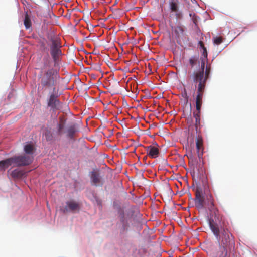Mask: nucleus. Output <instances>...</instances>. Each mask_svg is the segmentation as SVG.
<instances>
[{
	"label": "nucleus",
	"instance_id": "aec40b11",
	"mask_svg": "<svg viewBox=\"0 0 257 257\" xmlns=\"http://www.w3.org/2000/svg\"><path fill=\"white\" fill-rule=\"evenodd\" d=\"M205 87H202L201 86H198L197 90V98H203V93L204 92Z\"/></svg>",
	"mask_w": 257,
	"mask_h": 257
},
{
	"label": "nucleus",
	"instance_id": "f8f14e48",
	"mask_svg": "<svg viewBox=\"0 0 257 257\" xmlns=\"http://www.w3.org/2000/svg\"><path fill=\"white\" fill-rule=\"evenodd\" d=\"M57 96L54 93L50 95V97L48 100V106L50 107L52 109L56 108L59 105V101L57 99Z\"/></svg>",
	"mask_w": 257,
	"mask_h": 257
},
{
	"label": "nucleus",
	"instance_id": "412c9836",
	"mask_svg": "<svg viewBox=\"0 0 257 257\" xmlns=\"http://www.w3.org/2000/svg\"><path fill=\"white\" fill-rule=\"evenodd\" d=\"M175 33L179 36L180 35H183L184 33V29L182 27L180 26H176L174 29Z\"/></svg>",
	"mask_w": 257,
	"mask_h": 257
},
{
	"label": "nucleus",
	"instance_id": "0eeeda50",
	"mask_svg": "<svg viewBox=\"0 0 257 257\" xmlns=\"http://www.w3.org/2000/svg\"><path fill=\"white\" fill-rule=\"evenodd\" d=\"M81 205L79 202L74 200L68 201L66 202L65 206L61 209L62 211L64 213L68 212H78L80 209Z\"/></svg>",
	"mask_w": 257,
	"mask_h": 257
},
{
	"label": "nucleus",
	"instance_id": "20e7f679",
	"mask_svg": "<svg viewBox=\"0 0 257 257\" xmlns=\"http://www.w3.org/2000/svg\"><path fill=\"white\" fill-rule=\"evenodd\" d=\"M205 60H202L201 62V68L199 70L194 72L192 75L190 76L195 83H198V86L205 87L207 79L204 76Z\"/></svg>",
	"mask_w": 257,
	"mask_h": 257
},
{
	"label": "nucleus",
	"instance_id": "dca6fc26",
	"mask_svg": "<svg viewBox=\"0 0 257 257\" xmlns=\"http://www.w3.org/2000/svg\"><path fill=\"white\" fill-rule=\"evenodd\" d=\"M11 175L15 179H20L24 175V172L23 170L16 169L12 171Z\"/></svg>",
	"mask_w": 257,
	"mask_h": 257
},
{
	"label": "nucleus",
	"instance_id": "f257e3e1",
	"mask_svg": "<svg viewBox=\"0 0 257 257\" xmlns=\"http://www.w3.org/2000/svg\"><path fill=\"white\" fill-rule=\"evenodd\" d=\"M209 225L216 238L220 241V247L223 249L224 256H227L228 250L234 248L235 242L233 236L227 228L224 220L215 221L210 219Z\"/></svg>",
	"mask_w": 257,
	"mask_h": 257
},
{
	"label": "nucleus",
	"instance_id": "39448f33",
	"mask_svg": "<svg viewBox=\"0 0 257 257\" xmlns=\"http://www.w3.org/2000/svg\"><path fill=\"white\" fill-rule=\"evenodd\" d=\"M13 157L14 166L20 167L28 166L32 163L33 160V156L26 155L25 154L18 156H14Z\"/></svg>",
	"mask_w": 257,
	"mask_h": 257
},
{
	"label": "nucleus",
	"instance_id": "4be33fe9",
	"mask_svg": "<svg viewBox=\"0 0 257 257\" xmlns=\"http://www.w3.org/2000/svg\"><path fill=\"white\" fill-rule=\"evenodd\" d=\"M196 110L200 111L201 107L202 104V98H199V97H196Z\"/></svg>",
	"mask_w": 257,
	"mask_h": 257
},
{
	"label": "nucleus",
	"instance_id": "9d476101",
	"mask_svg": "<svg viewBox=\"0 0 257 257\" xmlns=\"http://www.w3.org/2000/svg\"><path fill=\"white\" fill-rule=\"evenodd\" d=\"M147 155L151 158H156L160 154V150L156 146H147L146 147Z\"/></svg>",
	"mask_w": 257,
	"mask_h": 257
},
{
	"label": "nucleus",
	"instance_id": "f3484780",
	"mask_svg": "<svg viewBox=\"0 0 257 257\" xmlns=\"http://www.w3.org/2000/svg\"><path fill=\"white\" fill-rule=\"evenodd\" d=\"M65 122L61 119L59 123L57 125V134L58 135H62L63 134H65V131L64 130Z\"/></svg>",
	"mask_w": 257,
	"mask_h": 257
},
{
	"label": "nucleus",
	"instance_id": "2f4dec72",
	"mask_svg": "<svg viewBox=\"0 0 257 257\" xmlns=\"http://www.w3.org/2000/svg\"><path fill=\"white\" fill-rule=\"evenodd\" d=\"M153 145H157L158 144H157V143H156V142H155V143H154Z\"/></svg>",
	"mask_w": 257,
	"mask_h": 257
},
{
	"label": "nucleus",
	"instance_id": "7ed1b4c3",
	"mask_svg": "<svg viewBox=\"0 0 257 257\" xmlns=\"http://www.w3.org/2000/svg\"><path fill=\"white\" fill-rule=\"evenodd\" d=\"M59 78V74L53 68L47 70L42 69L39 75L41 86L43 88H52L53 92L56 91L55 87Z\"/></svg>",
	"mask_w": 257,
	"mask_h": 257
},
{
	"label": "nucleus",
	"instance_id": "6ab92c4d",
	"mask_svg": "<svg viewBox=\"0 0 257 257\" xmlns=\"http://www.w3.org/2000/svg\"><path fill=\"white\" fill-rule=\"evenodd\" d=\"M34 146H25L24 150L26 155L32 156L35 151Z\"/></svg>",
	"mask_w": 257,
	"mask_h": 257
},
{
	"label": "nucleus",
	"instance_id": "4468645a",
	"mask_svg": "<svg viewBox=\"0 0 257 257\" xmlns=\"http://www.w3.org/2000/svg\"><path fill=\"white\" fill-rule=\"evenodd\" d=\"M12 165L14 166L13 157L2 160L0 161V169L2 170H5L6 168Z\"/></svg>",
	"mask_w": 257,
	"mask_h": 257
},
{
	"label": "nucleus",
	"instance_id": "c85d7f7f",
	"mask_svg": "<svg viewBox=\"0 0 257 257\" xmlns=\"http://www.w3.org/2000/svg\"><path fill=\"white\" fill-rule=\"evenodd\" d=\"M198 45L200 48L204 49L205 47L203 42L202 41H200L198 43Z\"/></svg>",
	"mask_w": 257,
	"mask_h": 257
},
{
	"label": "nucleus",
	"instance_id": "ddd939ff",
	"mask_svg": "<svg viewBox=\"0 0 257 257\" xmlns=\"http://www.w3.org/2000/svg\"><path fill=\"white\" fill-rule=\"evenodd\" d=\"M193 116L195 119V127L197 133L200 132V111L196 110L193 112Z\"/></svg>",
	"mask_w": 257,
	"mask_h": 257
},
{
	"label": "nucleus",
	"instance_id": "a211bd4d",
	"mask_svg": "<svg viewBox=\"0 0 257 257\" xmlns=\"http://www.w3.org/2000/svg\"><path fill=\"white\" fill-rule=\"evenodd\" d=\"M24 24L26 29H29L31 27L32 23L30 17L28 15V12H26L25 15V19Z\"/></svg>",
	"mask_w": 257,
	"mask_h": 257
},
{
	"label": "nucleus",
	"instance_id": "c756f323",
	"mask_svg": "<svg viewBox=\"0 0 257 257\" xmlns=\"http://www.w3.org/2000/svg\"><path fill=\"white\" fill-rule=\"evenodd\" d=\"M191 107L190 106V111H189V115L191 114Z\"/></svg>",
	"mask_w": 257,
	"mask_h": 257
},
{
	"label": "nucleus",
	"instance_id": "5701e85b",
	"mask_svg": "<svg viewBox=\"0 0 257 257\" xmlns=\"http://www.w3.org/2000/svg\"><path fill=\"white\" fill-rule=\"evenodd\" d=\"M197 136L196 139V145H203V139L201 136L200 135V132L197 133Z\"/></svg>",
	"mask_w": 257,
	"mask_h": 257
},
{
	"label": "nucleus",
	"instance_id": "b1692460",
	"mask_svg": "<svg viewBox=\"0 0 257 257\" xmlns=\"http://www.w3.org/2000/svg\"><path fill=\"white\" fill-rule=\"evenodd\" d=\"M203 49V52H202V57L200 58L201 62H202V59H204L205 63L207 59V49L206 48H204V49Z\"/></svg>",
	"mask_w": 257,
	"mask_h": 257
},
{
	"label": "nucleus",
	"instance_id": "cd10ccee",
	"mask_svg": "<svg viewBox=\"0 0 257 257\" xmlns=\"http://www.w3.org/2000/svg\"><path fill=\"white\" fill-rule=\"evenodd\" d=\"M210 72V67L207 66L205 69V71H204V76L208 79L209 77V75Z\"/></svg>",
	"mask_w": 257,
	"mask_h": 257
},
{
	"label": "nucleus",
	"instance_id": "a878e982",
	"mask_svg": "<svg viewBox=\"0 0 257 257\" xmlns=\"http://www.w3.org/2000/svg\"><path fill=\"white\" fill-rule=\"evenodd\" d=\"M198 60V57H192L189 59V63L192 67H193Z\"/></svg>",
	"mask_w": 257,
	"mask_h": 257
},
{
	"label": "nucleus",
	"instance_id": "bb28decb",
	"mask_svg": "<svg viewBox=\"0 0 257 257\" xmlns=\"http://www.w3.org/2000/svg\"><path fill=\"white\" fill-rule=\"evenodd\" d=\"M182 96L184 98V101L185 103H187L188 101L189 97L187 95V91L185 89H184L183 91L182 92Z\"/></svg>",
	"mask_w": 257,
	"mask_h": 257
},
{
	"label": "nucleus",
	"instance_id": "1a4fd4ad",
	"mask_svg": "<svg viewBox=\"0 0 257 257\" xmlns=\"http://www.w3.org/2000/svg\"><path fill=\"white\" fill-rule=\"evenodd\" d=\"M79 127L77 124L74 123L69 125L66 130L65 134L67 138L74 139L79 132Z\"/></svg>",
	"mask_w": 257,
	"mask_h": 257
},
{
	"label": "nucleus",
	"instance_id": "393cba45",
	"mask_svg": "<svg viewBox=\"0 0 257 257\" xmlns=\"http://www.w3.org/2000/svg\"><path fill=\"white\" fill-rule=\"evenodd\" d=\"M214 43L216 45L220 44L222 42V38L221 37H216L214 38Z\"/></svg>",
	"mask_w": 257,
	"mask_h": 257
},
{
	"label": "nucleus",
	"instance_id": "7c9ffc66",
	"mask_svg": "<svg viewBox=\"0 0 257 257\" xmlns=\"http://www.w3.org/2000/svg\"><path fill=\"white\" fill-rule=\"evenodd\" d=\"M111 147H113V148H116V145H114V146H110Z\"/></svg>",
	"mask_w": 257,
	"mask_h": 257
},
{
	"label": "nucleus",
	"instance_id": "423d86ee",
	"mask_svg": "<svg viewBox=\"0 0 257 257\" xmlns=\"http://www.w3.org/2000/svg\"><path fill=\"white\" fill-rule=\"evenodd\" d=\"M52 45L50 47L51 55L54 61H56L58 57L61 54V51L60 49L61 47L60 43L58 39H52Z\"/></svg>",
	"mask_w": 257,
	"mask_h": 257
},
{
	"label": "nucleus",
	"instance_id": "2eb2a0df",
	"mask_svg": "<svg viewBox=\"0 0 257 257\" xmlns=\"http://www.w3.org/2000/svg\"><path fill=\"white\" fill-rule=\"evenodd\" d=\"M178 4L179 2L178 0H170L169 3L171 11L176 13V16L177 18L180 17L181 15L180 13H178Z\"/></svg>",
	"mask_w": 257,
	"mask_h": 257
},
{
	"label": "nucleus",
	"instance_id": "6e6552de",
	"mask_svg": "<svg viewBox=\"0 0 257 257\" xmlns=\"http://www.w3.org/2000/svg\"><path fill=\"white\" fill-rule=\"evenodd\" d=\"M185 149L191 155H197L199 159L203 154V146H185Z\"/></svg>",
	"mask_w": 257,
	"mask_h": 257
},
{
	"label": "nucleus",
	"instance_id": "9b49d317",
	"mask_svg": "<svg viewBox=\"0 0 257 257\" xmlns=\"http://www.w3.org/2000/svg\"><path fill=\"white\" fill-rule=\"evenodd\" d=\"M91 180L92 183L95 185L98 186L102 184L101 178L98 171H93L91 173Z\"/></svg>",
	"mask_w": 257,
	"mask_h": 257
},
{
	"label": "nucleus",
	"instance_id": "f03ea898",
	"mask_svg": "<svg viewBox=\"0 0 257 257\" xmlns=\"http://www.w3.org/2000/svg\"><path fill=\"white\" fill-rule=\"evenodd\" d=\"M195 204L198 209L207 208L211 212L214 216V221H220L222 220V216L219 214L218 210L215 207L214 201L212 195L210 193H206L203 195L202 189L197 187L195 191Z\"/></svg>",
	"mask_w": 257,
	"mask_h": 257
}]
</instances>
